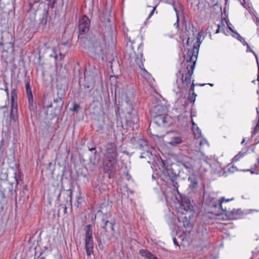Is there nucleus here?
<instances>
[{"label":"nucleus","instance_id":"obj_1","mask_svg":"<svg viewBox=\"0 0 259 259\" xmlns=\"http://www.w3.org/2000/svg\"><path fill=\"white\" fill-rule=\"evenodd\" d=\"M202 32H199L196 38L189 37L187 40V45H193L192 49L188 50L187 54L184 56V60L186 61L184 63L186 69L183 70H180L176 74L177 78H180L184 89H187L191 82V76L193 73L195 62L197 60L200 45L201 43V39Z\"/></svg>","mask_w":259,"mask_h":259},{"label":"nucleus","instance_id":"obj_2","mask_svg":"<svg viewBox=\"0 0 259 259\" xmlns=\"http://www.w3.org/2000/svg\"><path fill=\"white\" fill-rule=\"evenodd\" d=\"M103 153L104 155V170L105 172L108 174L109 178H112L116 174V164L118 156L117 146L115 144L113 143L106 144L103 150Z\"/></svg>","mask_w":259,"mask_h":259},{"label":"nucleus","instance_id":"obj_3","mask_svg":"<svg viewBox=\"0 0 259 259\" xmlns=\"http://www.w3.org/2000/svg\"><path fill=\"white\" fill-rule=\"evenodd\" d=\"M85 231V249L87 255L89 256L93 254L94 250V241L92 226L91 225H87Z\"/></svg>","mask_w":259,"mask_h":259},{"label":"nucleus","instance_id":"obj_4","mask_svg":"<svg viewBox=\"0 0 259 259\" xmlns=\"http://www.w3.org/2000/svg\"><path fill=\"white\" fill-rule=\"evenodd\" d=\"M101 222V227L102 228L105 229L107 231L108 229H110V231L112 232L115 231V220L114 218H112L110 213L103 214L102 216Z\"/></svg>","mask_w":259,"mask_h":259},{"label":"nucleus","instance_id":"obj_5","mask_svg":"<svg viewBox=\"0 0 259 259\" xmlns=\"http://www.w3.org/2000/svg\"><path fill=\"white\" fill-rule=\"evenodd\" d=\"M143 47V45L142 44H140L138 46V51H139V54H136V53L134 50V46L133 45H128L127 46V49L130 48L131 50H133V53L134 56L136 55L135 58V62L139 67L142 69L144 68V63L143 62L145 60L143 58V54H142V48Z\"/></svg>","mask_w":259,"mask_h":259},{"label":"nucleus","instance_id":"obj_6","mask_svg":"<svg viewBox=\"0 0 259 259\" xmlns=\"http://www.w3.org/2000/svg\"><path fill=\"white\" fill-rule=\"evenodd\" d=\"M109 43V39L106 38L104 35H101L96 39L94 45L97 51L103 53Z\"/></svg>","mask_w":259,"mask_h":259},{"label":"nucleus","instance_id":"obj_7","mask_svg":"<svg viewBox=\"0 0 259 259\" xmlns=\"http://www.w3.org/2000/svg\"><path fill=\"white\" fill-rule=\"evenodd\" d=\"M167 139V144L174 147L181 144L183 141L182 137L180 135L175 134L172 133L168 134Z\"/></svg>","mask_w":259,"mask_h":259},{"label":"nucleus","instance_id":"obj_8","mask_svg":"<svg viewBox=\"0 0 259 259\" xmlns=\"http://www.w3.org/2000/svg\"><path fill=\"white\" fill-rule=\"evenodd\" d=\"M90 21L86 16H83L79 20V30L80 33H85L89 30Z\"/></svg>","mask_w":259,"mask_h":259},{"label":"nucleus","instance_id":"obj_9","mask_svg":"<svg viewBox=\"0 0 259 259\" xmlns=\"http://www.w3.org/2000/svg\"><path fill=\"white\" fill-rule=\"evenodd\" d=\"M10 119L15 122L18 119L17 103L14 101V95L13 94H12L11 96Z\"/></svg>","mask_w":259,"mask_h":259},{"label":"nucleus","instance_id":"obj_10","mask_svg":"<svg viewBox=\"0 0 259 259\" xmlns=\"http://www.w3.org/2000/svg\"><path fill=\"white\" fill-rule=\"evenodd\" d=\"M150 111L154 114L155 118L157 116H160L166 114V109L163 106L158 104L151 107Z\"/></svg>","mask_w":259,"mask_h":259},{"label":"nucleus","instance_id":"obj_11","mask_svg":"<svg viewBox=\"0 0 259 259\" xmlns=\"http://www.w3.org/2000/svg\"><path fill=\"white\" fill-rule=\"evenodd\" d=\"M188 181L190 182L189 188L192 191L194 192L198 187V177L194 174H191L188 178Z\"/></svg>","mask_w":259,"mask_h":259},{"label":"nucleus","instance_id":"obj_12","mask_svg":"<svg viewBox=\"0 0 259 259\" xmlns=\"http://www.w3.org/2000/svg\"><path fill=\"white\" fill-rule=\"evenodd\" d=\"M181 204L182 208L186 211H191L193 210V206L191 203L190 199L188 197H184L181 198Z\"/></svg>","mask_w":259,"mask_h":259},{"label":"nucleus","instance_id":"obj_13","mask_svg":"<svg viewBox=\"0 0 259 259\" xmlns=\"http://www.w3.org/2000/svg\"><path fill=\"white\" fill-rule=\"evenodd\" d=\"M48 14L47 12H44L42 14L41 18L39 19V27H42V30H45L46 28H47L48 26H47L48 23Z\"/></svg>","mask_w":259,"mask_h":259},{"label":"nucleus","instance_id":"obj_14","mask_svg":"<svg viewBox=\"0 0 259 259\" xmlns=\"http://www.w3.org/2000/svg\"><path fill=\"white\" fill-rule=\"evenodd\" d=\"M134 98V94L132 91H127L125 93V101L129 108L131 109H133L132 103Z\"/></svg>","mask_w":259,"mask_h":259},{"label":"nucleus","instance_id":"obj_15","mask_svg":"<svg viewBox=\"0 0 259 259\" xmlns=\"http://www.w3.org/2000/svg\"><path fill=\"white\" fill-rule=\"evenodd\" d=\"M225 200V197H222L220 199L214 200L212 201V205L213 207L215 208H218L220 210H221L223 211L229 212L225 207L224 208L222 206V203L224 202Z\"/></svg>","mask_w":259,"mask_h":259},{"label":"nucleus","instance_id":"obj_16","mask_svg":"<svg viewBox=\"0 0 259 259\" xmlns=\"http://www.w3.org/2000/svg\"><path fill=\"white\" fill-rule=\"evenodd\" d=\"M140 254L147 259H158V258L148 250L141 249L140 250Z\"/></svg>","mask_w":259,"mask_h":259},{"label":"nucleus","instance_id":"obj_17","mask_svg":"<svg viewBox=\"0 0 259 259\" xmlns=\"http://www.w3.org/2000/svg\"><path fill=\"white\" fill-rule=\"evenodd\" d=\"M167 117L165 115L157 116L154 119L153 123L157 124L158 126L164 125L166 122Z\"/></svg>","mask_w":259,"mask_h":259},{"label":"nucleus","instance_id":"obj_18","mask_svg":"<svg viewBox=\"0 0 259 259\" xmlns=\"http://www.w3.org/2000/svg\"><path fill=\"white\" fill-rule=\"evenodd\" d=\"M141 74L147 80H150V83H152V81H154V78H152L151 75L147 72V71L144 68V67L141 69Z\"/></svg>","mask_w":259,"mask_h":259},{"label":"nucleus","instance_id":"obj_19","mask_svg":"<svg viewBox=\"0 0 259 259\" xmlns=\"http://www.w3.org/2000/svg\"><path fill=\"white\" fill-rule=\"evenodd\" d=\"M178 220L180 222H183L184 227H188L190 225V221L187 219L186 216H181L178 217Z\"/></svg>","mask_w":259,"mask_h":259},{"label":"nucleus","instance_id":"obj_20","mask_svg":"<svg viewBox=\"0 0 259 259\" xmlns=\"http://www.w3.org/2000/svg\"><path fill=\"white\" fill-rule=\"evenodd\" d=\"M28 101V105H29V108L31 111H34L36 108V103L33 102V97H31V99H29V98H27Z\"/></svg>","mask_w":259,"mask_h":259},{"label":"nucleus","instance_id":"obj_21","mask_svg":"<svg viewBox=\"0 0 259 259\" xmlns=\"http://www.w3.org/2000/svg\"><path fill=\"white\" fill-rule=\"evenodd\" d=\"M26 92L27 98L29 97V99H31V97H33L31 89L30 86L29 82H27L25 84Z\"/></svg>","mask_w":259,"mask_h":259},{"label":"nucleus","instance_id":"obj_22","mask_svg":"<svg viewBox=\"0 0 259 259\" xmlns=\"http://www.w3.org/2000/svg\"><path fill=\"white\" fill-rule=\"evenodd\" d=\"M63 100L62 99V95L61 96H58L56 99L54 100V103L59 104V107H62L63 105Z\"/></svg>","mask_w":259,"mask_h":259},{"label":"nucleus","instance_id":"obj_23","mask_svg":"<svg viewBox=\"0 0 259 259\" xmlns=\"http://www.w3.org/2000/svg\"><path fill=\"white\" fill-rule=\"evenodd\" d=\"M237 35V38L239 40L244 46L247 45V42L245 41V38L242 37L239 33H235Z\"/></svg>","mask_w":259,"mask_h":259},{"label":"nucleus","instance_id":"obj_24","mask_svg":"<svg viewBox=\"0 0 259 259\" xmlns=\"http://www.w3.org/2000/svg\"><path fill=\"white\" fill-rule=\"evenodd\" d=\"M231 213L233 215H239L242 214L243 213L240 209H235L230 211Z\"/></svg>","mask_w":259,"mask_h":259},{"label":"nucleus","instance_id":"obj_25","mask_svg":"<svg viewBox=\"0 0 259 259\" xmlns=\"http://www.w3.org/2000/svg\"><path fill=\"white\" fill-rule=\"evenodd\" d=\"M171 183H172V186L176 189V190H177V192L178 194H180L179 193V190H178V187H179V185H178V183L174 180V179H171Z\"/></svg>","mask_w":259,"mask_h":259},{"label":"nucleus","instance_id":"obj_26","mask_svg":"<svg viewBox=\"0 0 259 259\" xmlns=\"http://www.w3.org/2000/svg\"><path fill=\"white\" fill-rule=\"evenodd\" d=\"M258 132H259V125L256 124V125H255V126L254 128L253 131L251 132L252 133V135H255Z\"/></svg>","mask_w":259,"mask_h":259},{"label":"nucleus","instance_id":"obj_27","mask_svg":"<svg viewBox=\"0 0 259 259\" xmlns=\"http://www.w3.org/2000/svg\"><path fill=\"white\" fill-rule=\"evenodd\" d=\"M243 154L239 153L238 154L236 155L233 158L234 161H237L239 160L240 157H242L243 155Z\"/></svg>","mask_w":259,"mask_h":259},{"label":"nucleus","instance_id":"obj_28","mask_svg":"<svg viewBox=\"0 0 259 259\" xmlns=\"http://www.w3.org/2000/svg\"><path fill=\"white\" fill-rule=\"evenodd\" d=\"M245 46H246L247 47V50H246V52H252L254 55L255 56L256 58L257 59V56L256 55H255V54L253 52V51L251 49V48H250L249 45L247 43V45H245Z\"/></svg>","mask_w":259,"mask_h":259},{"label":"nucleus","instance_id":"obj_29","mask_svg":"<svg viewBox=\"0 0 259 259\" xmlns=\"http://www.w3.org/2000/svg\"><path fill=\"white\" fill-rule=\"evenodd\" d=\"M196 96V95L194 92H193L192 96H190L189 97V100L191 102H194L195 101V98Z\"/></svg>","mask_w":259,"mask_h":259},{"label":"nucleus","instance_id":"obj_30","mask_svg":"<svg viewBox=\"0 0 259 259\" xmlns=\"http://www.w3.org/2000/svg\"><path fill=\"white\" fill-rule=\"evenodd\" d=\"M157 6V5H156V6H154L153 7V8L152 9V10L151 11L150 13L149 14V16H148V18H150L154 14V12Z\"/></svg>","mask_w":259,"mask_h":259},{"label":"nucleus","instance_id":"obj_31","mask_svg":"<svg viewBox=\"0 0 259 259\" xmlns=\"http://www.w3.org/2000/svg\"><path fill=\"white\" fill-rule=\"evenodd\" d=\"M79 108V106L77 104H74L73 105V107L72 110L75 112H77L78 108Z\"/></svg>","mask_w":259,"mask_h":259},{"label":"nucleus","instance_id":"obj_32","mask_svg":"<svg viewBox=\"0 0 259 259\" xmlns=\"http://www.w3.org/2000/svg\"><path fill=\"white\" fill-rule=\"evenodd\" d=\"M57 0H49V3L48 4V5L49 6H51L52 7H53L55 4V3H56Z\"/></svg>","mask_w":259,"mask_h":259},{"label":"nucleus","instance_id":"obj_33","mask_svg":"<svg viewBox=\"0 0 259 259\" xmlns=\"http://www.w3.org/2000/svg\"><path fill=\"white\" fill-rule=\"evenodd\" d=\"M67 192L68 193V195L70 197V200L71 201L72 199V191L70 189L67 190Z\"/></svg>","mask_w":259,"mask_h":259},{"label":"nucleus","instance_id":"obj_34","mask_svg":"<svg viewBox=\"0 0 259 259\" xmlns=\"http://www.w3.org/2000/svg\"><path fill=\"white\" fill-rule=\"evenodd\" d=\"M17 172L16 171L14 172V177L15 178V181H16L17 184H18V180L17 179Z\"/></svg>","mask_w":259,"mask_h":259},{"label":"nucleus","instance_id":"obj_35","mask_svg":"<svg viewBox=\"0 0 259 259\" xmlns=\"http://www.w3.org/2000/svg\"><path fill=\"white\" fill-rule=\"evenodd\" d=\"M195 85V84L193 82H192V84L190 86V92L194 91Z\"/></svg>","mask_w":259,"mask_h":259},{"label":"nucleus","instance_id":"obj_36","mask_svg":"<svg viewBox=\"0 0 259 259\" xmlns=\"http://www.w3.org/2000/svg\"><path fill=\"white\" fill-rule=\"evenodd\" d=\"M89 150L91 151H94V154H96L97 151H96V148H89Z\"/></svg>","mask_w":259,"mask_h":259},{"label":"nucleus","instance_id":"obj_37","mask_svg":"<svg viewBox=\"0 0 259 259\" xmlns=\"http://www.w3.org/2000/svg\"><path fill=\"white\" fill-rule=\"evenodd\" d=\"M173 241H174V244H175L176 245H177V246H179L178 243V242H177V239H176V238H173Z\"/></svg>","mask_w":259,"mask_h":259},{"label":"nucleus","instance_id":"obj_38","mask_svg":"<svg viewBox=\"0 0 259 259\" xmlns=\"http://www.w3.org/2000/svg\"><path fill=\"white\" fill-rule=\"evenodd\" d=\"M174 26L178 28L179 27V24H178V18H177V22L174 24Z\"/></svg>","mask_w":259,"mask_h":259},{"label":"nucleus","instance_id":"obj_39","mask_svg":"<svg viewBox=\"0 0 259 259\" xmlns=\"http://www.w3.org/2000/svg\"><path fill=\"white\" fill-rule=\"evenodd\" d=\"M183 166L187 169L189 170L190 169V168L187 166L185 163L183 164Z\"/></svg>","mask_w":259,"mask_h":259},{"label":"nucleus","instance_id":"obj_40","mask_svg":"<svg viewBox=\"0 0 259 259\" xmlns=\"http://www.w3.org/2000/svg\"><path fill=\"white\" fill-rule=\"evenodd\" d=\"M233 199H234V198H231V199H225V200H224V202H229V201H231V200H233Z\"/></svg>","mask_w":259,"mask_h":259},{"label":"nucleus","instance_id":"obj_41","mask_svg":"<svg viewBox=\"0 0 259 259\" xmlns=\"http://www.w3.org/2000/svg\"><path fill=\"white\" fill-rule=\"evenodd\" d=\"M204 142H206V141H203V140H201L199 142V145L200 146H201L202 144H203L204 143Z\"/></svg>","mask_w":259,"mask_h":259},{"label":"nucleus","instance_id":"obj_42","mask_svg":"<svg viewBox=\"0 0 259 259\" xmlns=\"http://www.w3.org/2000/svg\"><path fill=\"white\" fill-rule=\"evenodd\" d=\"M40 0H30V1L33 2L34 3H38Z\"/></svg>","mask_w":259,"mask_h":259},{"label":"nucleus","instance_id":"obj_43","mask_svg":"<svg viewBox=\"0 0 259 259\" xmlns=\"http://www.w3.org/2000/svg\"><path fill=\"white\" fill-rule=\"evenodd\" d=\"M52 106V103H50V104L46 106V108L48 109V108L51 107Z\"/></svg>","mask_w":259,"mask_h":259},{"label":"nucleus","instance_id":"obj_44","mask_svg":"<svg viewBox=\"0 0 259 259\" xmlns=\"http://www.w3.org/2000/svg\"><path fill=\"white\" fill-rule=\"evenodd\" d=\"M60 59H62L64 57V55L62 54H60Z\"/></svg>","mask_w":259,"mask_h":259},{"label":"nucleus","instance_id":"obj_45","mask_svg":"<svg viewBox=\"0 0 259 259\" xmlns=\"http://www.w3.org/2000/svg\"><path fill=\"white\" fill-rule=\"evenodd\" d=\"M9 44H10V45L11 48H13V43L10 42Z\"/></svg>","mask_w":259,"mask_h":259},{"label":"nucleus","instance_id":"obj_46","mask_svg":"<svg viewBox=\"0 0 259 259\" xmlns=\"http://www.w3.org/2000/svg\"><path fill=\"white\" fill-rule=\"evenodd\" d=\"M197 136L199 137V135H200V132L199 131L197 132Z\"/></svg>","mask_w":259,"mask_h":259},{"label":"nucleus","instance_id":"obj_47","mask_svg":"<svg viewBox=\"0 0 259 259\" xmlns=\"http://www.w3.org/2000/svg\"><path fill=\"white\" fill-rule=\"evenodd\" d=\"M7 107V106L6 105H5L4 106H2L0 107L1 109H4L5 108H6Z\"/></svg>","mask_w":259,"mask_h":259},{"label":"nucleus","instance_id":"obj_48","mask_svg":"<svg viewBox=\"0 0 259 259\" xmlns=\"http://www.w3.org/2000/svg\"><path fill=\"white\" fill-rule=\"evenodd\" d=\"M67 212V207L66 206L64 207V212L66 213Z\"/></svg>","mask_w":259,"mask_h":259},{"label":"nucleus","instance_id":"obj_49","mask_svg":"<svg viewBox=\"0 0 259 259\" xmlns=\"http://www.w3.org/2000/svg\"><path fill=\"white\" fill-rule=\"evenodd\" d=\"M205 84H197L196 85H200V86H204Z\"/></svg>","mask_w":259,"mask_h":259},{"label":"nucleus","instance_id":"obj_50","mask_svg":"<svg viewBox=\"0 0 259 259\" xmlns=\"http://www.w3.org/2000/svg\"><path fill=\"white\" fill-rule=\"evenodd\" d=\"M245 139H243L242 142H241V144H243L244 142H245Z\"/></svg>","mask_w":259,"mask_h":259},{"label":"nucleus","instance_id":"obj_51","mask_svg":"<svg viewBox=\"0 0 259 259\" xmlns=\"http://www.w3.org/2000/svg\"><path fill=\"white\" fill-rule=\"evenodd\" d=\"M192 124L193 125V130L194 128L195 123H194V122L192 121Z\"/></svg>","mask_w":259,"mask_h":259},{"label":"nucleus","instance_id":"obj_52","mask_svg":"<svg viewBox=\"0 0 259 259\" xmlns=\"http://www.w3.org/2000/svg\"><path fill=\"white\" fill-rule=\"evenodd\" d=\"M58 57H59L58 56H57V55L55 57V59H57Z\"/></svg>","mask_w":259,"mask_h":259},{"label":"nucleus","instance_id":"obj_53","mask_svg":"<svg viewBox=\"0 0 259 259\" xmlns=\"http://www.w3.org/2000/svg\"><path fill=\"white\" fill-rule=\"evenodd\" d=\"M257 124L258 125H259V115H258V122H257Z\"/></svg>","mask_w":259,"mask_h":259},{"label":"nucleus","instance_id":"obj_54","mask_svg":"<svg viewBox=\"0 0 259 259\" xmlns=\"http://www.w3.org/2000/svg\"><path fill=\"white\" fill-rule=\"evenodd\" d=\"M209 84L210 86H211V87H212V86H213V84H211V83H209Z\"/></svg>","mask_w":259,"mask_h":259},{"label":"nucleus","instance_id":"obj_55","mask_svg":"<svg viewBox=\"0 0 259 259\" xmlns=\"http://www.w3.org/2000/svg\"><path fill=\"white\" fill-rule=\"evenodd\" d=\"M230 30H231L232 32H234L233 30L230 27L229 28Z\"/></svg>","mask_w":259,"mask_h":259},{"label":"nucleus","instance_id":"obj_56","mask_svg":"<svg viewBox=\"0 0 259 259\" xmlns=\"http://www.w3.org/2000/svg\"><path fill=\"white\" fill-rule=\"evenodd\" d=\"M219 32V28L218 29V30H217V33H218Z\"/></svg>","mask_w":259,"mask_h":259},{"label":"nucleus","instance_id":"obj_57","mask_svg":"<svg viewBox=\"0 0 259 259\" xmlns=\"http://www.w3.org/2000/svg\"><path fill=\"white\" fill-rule=\"evenodd\" d=\"M194 134H195L196 136V135H197V133L196 134V133H195V132H194Z\"/></svg>","mask_w":259,"mask_h":259},{"label":"nucleus","instance_id":"obj_58","mask_svg":"<svg viewBox=\"0 0 259 259\" xmlns=\"http://www.w3.org/2000/svg\"><path fill=\"white\" fill-rule=\"evenodd\" d=\"M132 55H133V54H132V53H131L130 55H131V56H132Z\"/></svg>","mask_w":259,"mask_h":259},{"label":"nucleus","instance_id":"obj_59","mask_svg":"<svg viewBox=\"0 0 259 259\" xmlns=\"http://www.w3.org/2000/svg\"><path fill=\"white\" fill-rule=\"evenodd\" d=\"M251 174L254 173V172H253L252 171H251Z\"/></svg>","mask_w":259,"mask_h":259},{"label":"nucleus","instance_id":"obj_60","mask_svg":"<svg viewBox=\"0 0 259 259\" xmlns=\"http://www.w3.org/2000/svg\"><path fill=\"white\" fill-rule=\"evenodd\" d=\"M35 259V258H34Z\"/></svg>","mask_w":259,"mask_h":259}]
</instances>
